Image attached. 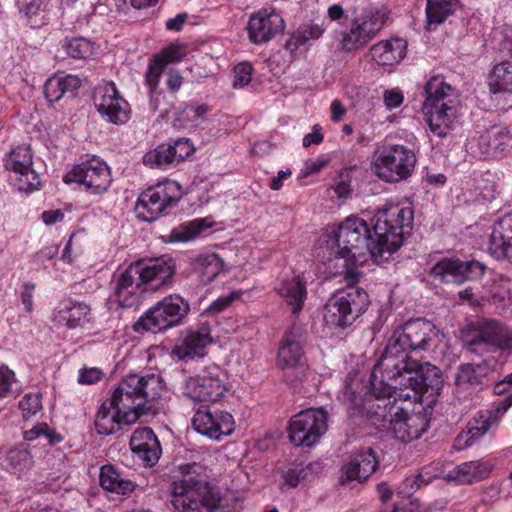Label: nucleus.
Returning <instances> with one entry per match:
<instances>
[{
  "instance_id": "obj_1",
  "label": "nucleus",
  "mask_w": 512,
  "mask_h": 512,
  "mask_svg": "<svg viewBox=\"0 0 512 512\" xmlns=\"http://www.w3.org/2000/svg\"><path fill=\"white\" fill-rule=\"evenodd\" d=\"M373 234L368 224L356 216L347 217L326 240V248L334 258L346 265H358L371 256L376 261L388 259L410 234L413 210L409 206L391 204L374 216Z\"/></svg>"
},
{
  "instance_id": "obj_2",
  "label": "nucleus",
  "mask_w": 512,
  "mask_h": 512,
  "mask_svg": "<svg viewBox=\"0 0 512 512\" xmlns=\"http://www.w3.org/2000/svg\"><path fill=\"white\" fill-rule=\"evenodd\" d=\"M438 333V329L432 322L414 319L396 329L390 337L377 362L392 378L402 377L400 383L410 384L413 393H400V397L413 398L417 401L423 393L435 395L441 390L443 385L441 370L429 362L422 363L408 355L409 352L429 350L435 344Z\"/></svg>"
},
{
  "instance_id": "obj_3",
  "label": "nucleus",
  "mask_w": 512,
  "mask_h": 512,
  "mask_svg": "<svg viewBox=\"0 0 512 512\" xmlns=\"http://www.w3.org/2000/svg\"><path fill=\"white\" fill-rule=\"evenodd\" d=\"M163 391L159 375L129 374L119 383L112 396L100 406L95 419L99 434L111 435L122 425L135 423L152 408V403Z\"/></svg>"
},
{
  "instance_id": "obj_4",
  "label": "nucleus",
  "mask_w": 512,
  "mask_h": 512,
  "mask_svg": "<svg viewBox=\"0 0 512 512\" xmlns=\"http://www.w3.org/2000/svg\"><path fill=\"white\" fill-rule=\"evenodd\" d=\"M400 379L402 377L392 378L377 362L364 386V394L357 393L353 384L345 387L342 401L349 417L364 419L380 431L387 429L399 408L397 398L407 401L404 396L400 397V393H413L410 384L400 383Z\"/></svg>"
},
{
  "instance_id": "obj_5",
  "label": "nucleus",
  "mask_w": 512,
  "mask_h": 512,
  "mask_svg": "<svg viewBox=\"0 0 512 512\" xmlns=\"http://www.w3.org/2000/svg\"><path fill=\"white\" fill-rule=\"evenodd\" d=\"M170 484L171 503L178 512H214L221 506L219 492L205 480V468L197 462L174 463Z\"/></svg>"
},
{
  "instance_id": "obj_6",
  "label": "nucleus",
  "mask_w": 512,
  "mask_h": 512,
  "mask_svg": "<svg viewBox=\"0 0 512 512\" xmlns=\"http://www.w3.org/2000/svg\"><path fill=\"white\" fill-rule=\"evenodd\" d=\"M357 276V272L347 270L348 286L337 290L326 302L323 318L327 326L345 329L368 309L370 304L368 293L354 285Z\"/></svg>"
},
{
  "instance_id": "obj_7",
  "label": "nucleus",
  "mask_w": 512,
  "mask_h": 512,
  "mask_svg": "<svg viewBox=\"0 0 512 512\" xmlns=\"http://www.w3.org/2000/svg\"><path fill=\"white\" fill-rule=\"evenodd\" d=\"M425 101L423 110L427 116L431 132L445 137L457 115V100L454 89L445 82L444 77H431L424 86Z\"/></svg>"
},
{
  "instance_id": "obj_8",
  "label": "nucleus",
  "mask_w": 512,
  "mask_h": 512,
  "mask_svg": "<svg viewBox=\"0 0 512 512\" xmlns=\"http://www.w3.org/2000/svg\"><path fill=\"white\" fill-rule=\"evenodd\" d=\"M417 163L415 152L403 144H386L373 156L371 170L386 183H399L410 178Z\"/></svg>"
},
{
  "instance_id": "obj_9",
  "label": "nucleus",
  "mask_w": 512,
  "mask_h": 512,
  "mask_svg": "<svg viewBox=\"0 0 512 512\" xmlns=\"http://www.w3.org/2000/svg\"><path fill=\"white\" fill-rule=\"evenodd\" d=\"M189 311L188 301L180 295L166 296L135 323L134 330L152 333L166 330L181 324Z\"/></svg>"
},
{
  "instance_id": "obj_10",
  "label": "nucleus",
  "mask_w": 512,
  "mask_h": 512,
  "mask_svg": "<svg viewBox=\"0 0 512 512\" xmlns=\"http://www.w3.org/2000/svg\"><path fill=\"white\" fill-rule=\"evenodd\" d=\"M180 184L173 180H165L142 192L135 205L138 219L152 222L163 216L166 209L174 206L182 197Z\"/></svg>"
},
{
  "instance_id": "obj_11",
  "label": "nucleus",
  "mask_w": 512,
  "mask_h": 512,
  "mask_svg": "<svg viewBox=\"0 0 512 512\" xmlns=\"http://www.w3.org/2000/svg\"><path fill=\"white\" fill-rule=\"evenodd\" d=\"M327 412L323 408H310L294 415L289 422L288 436L297 447H311L327 431Z\"/></svg>"
},
{
  "instance_id": "obj_12",
  "label": "nucleus",
  "mask_w": 512,
  "mask_h": 512,
  "mask_svg": "<svg viewBox=\"0 0 512 512\" xmlns=\"http://www.w3.org/2000/svg\"><path fill=\"white\" fill-rule=\"evenodd\" d=\"M386 16L374 8L365 9L353 18L350 27L342 31L340 44L345 51H355L364 47L383 28Z\"/></svg>"
},
{
  "instance_id": "obj_13",
  "label": "nucleus",
  "mask_w": 512,
  "mask_h": 512,
  "mask_svg": "<svg viewBox=\"0 0 512 512\" xmlns=\"http://www.w3.org/2000/svg\"><path fill=\"white\" fill-rule=\"evenodd\" d=\"M304 342V329L299 325H293L286 331L278 351L277 364L282 369L291 371L286 374L287 379L293 377L290 380L291 384L302 381L307 374L303 351Z\"/></svg>"
},
{
  "instance_id": "obj_14",
  "label": "nucleus",
  "mask_w": 512,
  "mask_h": 512,
  "mask_svg": "<svg viewBox=\"0 0 512 512\" xmlns=\"http://www.w3.org/2000/svg\"><path fill=\"white\" fill-rule=\"evenodd\" d=\"M512 406V392L497 407L479 411L468 422L466 429L460 432L454 440L453 448L463 450L471 446L488 431L495 429L503 415Z\"/></svg>"
},
{
  "instance_id": "obj_15",
  "label": "nucleus",
  "mask_w": 512,
  "mask_h": 512,
  "mask_svg": "<svg viewBox=\"0 0 512 512\" xmlns=\"http://www.w3.org/2000/svg\"><path fill=\"white\" fill-rule=\"evenodd\" d=\"M32 159L29 147L17 146L5 160V168L10 172V179L20 192L32 193L41 186L40 176L33 169Z\"/></svg>"
},
{
  "instance_id": "obj_16",
  "label": "nucleus",
  "mask_w": 512,
  "mask_h": 512,
  "mask_svg": "<svg viewBox=\"0 0 512 512\" xmlns=\"http://www.w3.org/2000/svg\"><path fill=\"white\" fill-rule=\"evenodd\" d=\"M486 266L475 260L462 261L459 258L444 257L430 269V275L443 283L461 285L466 281L480 279Z\"/></svg>"
},
{
  "instance_id": "obj_17",
  "label": "nucleus",
  "mask_w": 512,
  "mask_h": 512,
  "mask_svg": "<svg viewBox=\"0 0 512 512\" xmlns=\"http://www.w3.org/2000/svg\"><path fill=\"white\" fill-rule=\"evenodd\" d=\"M64 180L82 184L92 194L107 191L112 181L107 164L95 157L73 167Z\"/></svg>"
},
{
  "instance_id": "obj_18",
  "label": "nucleus",
  "mask_w": 512,
  "mask_h": 512,
  "mask_svg": "<svg viewBox=\"0 0 512 512\" xmlns=\"http://www.w3.org/2000/svg\"><path fill=\"white\" fill-rule=\"evenodd\" d=\"M139 269L147 291H157L171 287L176 273V263L169 255L140 260L133 263Z\"/></svg>"
},
{
  "instance_id": "obj_19",
  "label": "nucleus",
  "mask_w": 512,
  "mask_h": 512,
  "mask_svg": "<svg viewBox=\"0 0 512 512\" xmlns=\"http://www.w3.org/2000/svg\"><path fill=\"white\" fill-rule=\"evenodd\" d=\"M379 460L371 447L362 448L351 453L340 468L339 484L349 485L352 482L364 483L378 468Z\"/></svg>"
},
{
  "instance_id": "obj_20",
  "label": "nucleus",
  "mask_w": 512,
  "mask_h": 512,
  "mask_svg": "<svg viewBox=\"0 0 512 512\" xmlns=\"http://www.w3.org/2000/svg\"><path fill=\"white\" fill-rule=\"evenodd\" d=\"M233 416L218 409L211 410L202 406L192 418V426L195 431L213 440H220L223 436H229L234 431Z\"/></svg>"
},
{
  "instance_id": "obj_21",
  "label": "nucleus",
  "mask_w": 512,
  "mask_h": 512,
  "mask_svg": "<svg viewBox=\"0 0 512 512\" xmlns=\"http://www.w3.org/2000/svg\"><path fill=\"white\" fill-rule=\"evenodd\" d=\"M214 370L209 374L186 378L181 387L183 396L195 402H214L220 399L226 387L220 378L219 367L215 366Z\"/></svg>"
},
{
  "instance_id": "obj_22",
  "label": "nucleus",
  "mask_w": 512,
  "mask_h": 512,
  "mask_svg": "<svg viewBox=\"0 0 512 512\" xmlns=\"http://www.w3.org/2000/svg\"><path fill=\"white\" fill-rule=\"evenodd\" d=\"M428 427L429 419L426 412L408 413L406 408L399 406L391 419V424L384 431L390 432L402 443H410L419 439Z\"/></svg>"
},
{
  "instance_id": "obj_23",
  "label": "nucleus",
  "mask_w": 512,
  "mask_h": 512,
  "mask_svg": "<svg viewBox=\"0 0 512 512\" xmlns=\"http://www.w3.org/2000/svg\"><path fill=\"white\" fill-rule=\"evenodd\" d=\"M94 103L102 117L112 124L120 125L129 120V103L120 96L114 83H107L98 88Z\"/></svg>"
},
{
  "instance_id": "obj_24",
  "label": "nucleus",
  "mask_w": 512,
  "mask_h": 512,
  "mask_svg": "<svg viewBox=\"0 0 512 512\" xmlns=\"http://www.w3.org/2000/svg\"><path fill=\"white\" fill-rule=\"evenodd\" d=\"M490 100L498 109L512 107V61L502 60L487 78Z\"/></svg>"
},
{
  "instance_id": "obj_25",
  "label": "nucleus",
  "mask_w": 512,
  "mask_h": 512,
  "mask_svg": "<svg viewBox=\"0 0 512 512\" xmlns=\"http://www.w3.org/2000/svg\"><path fill=\"white\" fill-rule=\"evenodd\" d=\"M284 20L273 9H262L250 16L247 31L255 44L266 43L284 30Z\"/></svg>"
},
{
  "instance_id": "obj_26",
  "label": "nucleus",
  "mask_w": 512,
  "mask_h": 512,
  "mask_svg": "<svg viewBox=\"0 0 512 512\" xmlns=\"http://www.w3.org/2000/svg\"><path fill=\"white\" fill-rule=\"evenodd\" d=\"M138 271L139 269L131 264L115 279L114 296L119 306L133 307L138 305L142 293L147 291Z\"/></svg>"
},
{
  "instance_id": "obj_27",
  "label": "nucleus",
  "mask_w": 512,
  "mask_h": 512,
  "mask_svg": "<svg viewBox=\"0 0 512 512\" xmlns=\"http://www.w3.org/2000/svg\"><path fill=\"white\" fill-rule=\"evenodd\" d=\"M469 346H485L488 349L512 350V330L496 320H486L478 325L476 334L468 341Z\"/></svg>"
},
{
  "instance_id": "obj_28",
  "label": "nucleus",
  "mask_w": 512,
  "mask_h": 512,
  "mask_svg": "<svg viewBox=\"0 0 512 512\" xmlns=\"http://www.w3.org/2000/svg\"><path fill=\"white\" fill-rule=\"evenodd\" d=\"M130 448L145 466H154L162 453L161 445L150 427L136 429L130 439Z\"/></svg>"
},
{
  "instance_id": "obj_29",
  "label": "nucleus",
  "mask_w": 512,
  "mask_h": 512,
  "mask_svg": "<svg viewBox=\"0 0 512 512\" xmlns=\"http://www.w3.org/2000/svg\"><path fill=\"white\" fill-rule=\"evenodd\" d=\"M211 343L210 328L207 324H202L195 330L187 331L173 347L172 354L179 360L188 357H201L205 353V348Z\"/></svg>"
},
{
  "instance_id": "obj_30",
  "label": "nucleus",
  "mask_w": 512,
  "mask_h": 512,
  "mask_svg": "<svg viewBox=\"0 0 512 512\" xmlns=\"http://www.w3.org/2000/svg\"><path fill=\"white\" fill-rule=\"evenodd\" d=\"M488 250L495 259L512 257V211L502 216L493 226Z\"/></svg>"
},
{
  "instance_id": "obj_31",
  "label": "nucleus",
  "mask_w": 512,
  "mask_h": 512,
  "mask_svg": "<svg viewBox=\"0 0 512 512\" xmlns=\"http://www.w3.org/2000/svg\"><path fill=\"white\" fill-rule=\"evenodd\" d=\"M490 372L486 362L461 364L455 374V386L459 391L482 390L489 381Z\"/></svg>"
},
{
  "instance_id": "obj_32",
  "label": "nucleus",
  "mask_w": 512,
  "mask_h": 512,
  "mask_svg": "<svg viewBox=\"0 0 512 512\" xmlns=\"http://www.w3.org/2000/svg\"><path fill=\"white\" fill-rule=\"evenodd\" d=\"M478 146L485 157H501L511 147L510 133L505 127L492 126L480 134Z\"/></svg>"
},
{
  "instance_id": "obj_33",
  "label": "nucleus",
  "mask_w": 512,
  "mask_h": 512,
  "mask_svg": "<svg viewBox=\"0 0 512 512\" xmlns=\"http://www.w3.org/2000/svg\"><path fill=\"white\" fill-rule=\"evenodd\" d=\"M492 467L489 462L482 460L464 462L450 470L446 474V479L460 485L472 484L486 479Z\"/></svg>"
},
{
  "instance_id": "obj_34",
  "label": "nucleus",
  "mask_w": 512,
  "mask_h": 512,
  "mask_svg": "<svg viewBox=\"0 0 512 512\" xmlns=\"http://www.w3.org/2000/svg\"><path fill=\"white\" fill-rule=\"evenodd\" d=\"M192 272L201 283H211L224 268L223 260L216 253H202L190 258Z\"/></svg>"
},
{
  "instance_id": "obj_35",
  "label": "nucleus",
  "mask_w": 512,
  "mask_h": 512,
  "mask_svg": "<svg viewBox=\"0 0 512 512\" xmlns=\"http://www.w3.org/2000/svg\"><path fill=\"white\" fill-rule=\"evenodd\" d=\"M406 50V41L395 38L383 40L373 45L370 49V54L372 59L379 65H393L404 58Z\"/></svg>"
},
{
  "instance_id": "obj_36",
  "label": "nucleus",
  "mask_w": 512,
  "mask_h": 512,
  "mask_svg": "<svg viewBox=\"0 0 512 512\" xmlns=\"http://www.w3.org/2000/svg\"><path fill=\"white\" fill-rule=\"evenodd\" d=\"M276 290L291 307L293 314H298L302 310L307 292L305 284L298 276L283 280Z\"/></svg>"
},
{
  "instance_id": "obj_37",
  "label": "nucleus",
  "mask_w": 512,
  "mask_h": 512,
  "mask_svg": "<svg viewBox=\"0 0 512 512\" xmlns=\"http://www.w3.org/2000/svg\"><path fill=\"white\" fill-rule=\"evenodd\" d=\"M81 85V80L74 75L50 77L44 85L46 99L51 102H58L66 93H74Z\"/></svg>"
},
{
  "instance_id": "obj_38",
  "label": "nucleus",
  "mask_w": 512,
  "mask_h": 512,
  "mask_svg": "<svg viewBox=\"0 0 512 512\" xmlns=\"http://www.w3.org/2000/svg\"><path fill=\"white\" fill-rule=\"evenodd\" d=\"M90 311L87 304L70 300L59 310V318L65 322L67 328L76 329L90 323Z\"/></svg>"
},
{
  "instance_id": "obj_39",
  "label": "nucleus",
  "mask_w": 512,
  "mask_h": 512,
  "mask_svg": "<svg viewBox=\"0 0 512 512\" xmlns=\"http://www.w3.org/2000/svg\"><path fill=\"white\" fill-rule=\"evenodd\" d=\"M99 479L100 485L110 492L126 495L134 490L133 482L123 478L110 464L101 467Z\"/></svg>"
},
{
  "instance_id": "obj_40",
  "label": "nucleus",
  "mask_w": 512,
  "mask_h": 512,
  "mask_svg": "<svg viewBox=\"0 0 512 512\" xmlns=\"http://www.w3.org/2000/svg\"><path fill=\"white\" fill-rule=\"evenodd\" d=\"M324 31L325 28L322 24L310 23L301 25L286 41L285 46L291 52H294L310 40L319 39Z\"/></svg>"
},
{
  "instance_id": "obj_41",
  "label": "nucleus",
  "mask_w": 512,
  "mask_h": 512,
  "mask_svg": "<svg viewBox=\"0 0 512 512\" xmlns=\"http://www.w3.org/2000/svg\"><path fill=\"white\" fill-rule=\"evenodd\" d=\"M210 226L211 222H208L205 218L185 222L171 231L169 240L170 242H187L193 240Z\"/></svg>"
},
{
  "instance_id": "obj_42",
  "label": "nucleus",
  "mask_w": 512,
  "mask_h": 512,
  "mask_svg": "<svg viewBox=\"0 0 512 512\" xmlns=\"http://www.w3.org/2000/svg\"><path fill=\"white\" fill-rule=\"evenodd\" d=\"M34 464L30 451L24 447L10 449L5 458V468L13 474H22Z\"/></svg>"
},
{
  "instance_id": "obj_43",
  "label": "nucleus",
  "mask_w": 512,
  "mask_h": 512,
  "mask_svg": "<svg viewBox=\"0 0 512 512\" xmlns=\"http://www.w3.org/2000/svg\"><path fill=\"white\" fill-rule=\"evenodd\" d=\"M457 6V0H427L426 17L428 26L443 23Z\"/></svg>"
},
{
  "instance_id": "obj_44",
  "label": "nucleus",
  "mask_w": 512,
  "mask_h": 512,
  "mask_svg": "<svg viewBox=\"0 0 512 512\" xmlns=\"http://www.w3.org/2000/svg\"><path fill=\"white\" fill-rule=\"evenodd\" d=\"M143 163L151 168L166 169L170 165L177 164L168 144L159 145L156 149L147 152L143 157Z\"/></svg>"
},
{
  "instance_id": "obj_45",
  "label": "nucleus",
  "mask_w": 512,
  "mask_h": 512,
  "mask_svg": "<svg viewBox=\"0 0 512 512\" xmlns=\"http://www.w3.org/2000/svg\"><path fill=\"white\" fill-rule=\"evenodd\" d=\"M62 48L69 57L74 59H87L94 52L93 43L84 37L66 38Z\"/></svg>"
},
{
  "instance_id": "obj_46",
  "label": "nucleus",
  "mask_w": 512,
  "mask_h": 512,
  "mask_svg": "<svg viewBox=\"0 0 512 512\" xmlns=\"http://www.w3.org/2000/svg\"><path fill=\"white\" fill-rule=\"evenodd\" d=\"M436 474L432 471L431 467H424L421 471L413 477H407L399 488V494L409 496L418 490L423 485L429 484Z\"/></svg>"
},
{
  "instance_id": "obj_47",
  "label": "nucleus",
  "mask_w": 512,
  "mask_h": 512,
  "mask_svg": "<svg viewBox=\"0 0 512 512\" xmlns=\"http://www.w3.org/2000/svg\"><path fill=\"white\" fill-rule=\"evenodd\" d=\"M43 438L48 444L53 445L61 442V436L51 429L46 423H39L32 429L24 432L25 441H33L36 439Z\"/></svg>"
},
{
  "instance_id": "obj_48",
  "label": "nucleus",
  "mask_w": 512,
  "mask_h": 512,
  "mask_svg": "<svg viewBox=\"0 0 512 512\" xmlns=\"http://www.w3.org/2000/svg\"><path fill=\"white\" fill-rule=\"evenodd\" d=\"M494 48L505 58L512 56V26L496 30L493 36Z\"/></svg>"
},
{
  "instance_id": "obj_49",
  "label": "nucleus",
  "mask_w": 512,
  "mask_h": 512,
  "mask_svg": "<svg viewBox=\"0 0 512 512\" xmlns=\"http://www.w3.org/2000/svg\"><path fill=\"white\" fill-rule=\"evenodd\" d=\"M317 464L309 463L307 466H295L288 469L284 475L285 484L291 488H295L300 481L309 479L313 474V468Z\"/></svg>"
},
{
  "instance_id": "obj_50",
  "label": "nucleus",
  "mask_w": 512,
  "mask_h": 512,
  "mask_svg": "<svg viewBox=\"0 0 512 512\" xmlns=\"http://www.w3.org/2000/svg\"><path fill=\"white\" fill-rule=\"evenodd\" d=\"M41 407V399L38 394H27L19 402V408L24 418L35 415Z\"/></svg>"
},
{
  "instance_id": "obj_51",
  "label": "nucleus",
  "mask_w": 512,
  "mask_h": 512,
  "mask_svg": "<svg viewBox=\"0 0 512 512\" xmlns=\"http://www.w3.org/2000/svg\"><path fill=\"white\" fill-rule=\"evenodd\" d=\"M168 146L171 148L177 164L190 156L194 151L193 144L187 138L177 139L172 145L168 144Z\"/></svg>"
},
{
  "instance_id": "obj_52",
  "label": "nucleus",
  "mask_w": 512,
  "mask_h": 512,
  "mask_svg": "<svg viewBox=\"0 0 512 512\" xmlns=\"http://www.w3.org/2000/svg\"><path fill=\"white\" fill-rule=\"evenodd\" d=\"M208 106L202 105H188L182 112L181 116L187 119L191 126H197L199 121L204 120L205 115L208 113Z\"/></svg>"
},
{
  "instance_id": "obj_53",
  "label": "nucleus",
  "mask_w": 512,
  "mask_h": 512,
  "mask_svg": "<svg viewBox=\"0 0 512 512\" xmlns=\"http://www.w3.org/2000/svg\"><path fill=\"white\" fill-rule=\"evenodd\" d=\"M252 66L249 63H240L234 68V88H242L251 81Z\"/></svg>"
},
{
  "instance_id": "obj_54",
  "label": "nucleus",
  "mask_w": 512,
  "mask_h": 512,
  "mask_svg": "<svg viewBox=\"0 0 512 512\" xmlns=\"http://www.w3.org/2000/svg\"><path fill=\"white\" fill-rule=\"evenodd\" d=\"M164 64L160 62L158 58L155 59V63L149 65L146 73V84L149 86L150 95L152 96L159 84V78L162 73Z\"/></svg>"
},
{
  "instance_id": "obj_55",
  "label": "nucleus",
  "mask_w": 512,
  "mask_h": 512,
  "mask_svg": "<svg viewBox=\"0 0 512 512\" xmlns=\"http://www.w3.org/2000/svg\"><path fill=\"white\" fill-rule=\"evenodd\" d=\"M14 382V372L7 366L0 367V398H4L9 393Z\"/></svg>"
},
{
  "instance_id": "obj_56",
  "label": "nucleus",
  "mask_w": 512,
  "mask_h": 512,
  "mask_svg": "<svg viewBox=\"0 0 512 512\" xmlns=\"http://www.w3.org/2000/svg\"><path fill=\"white\" fill-rule=\"evenodd\" d=\"M103 376V373L98 368L81 369L78 375V382L80 384L91 385L98 382Z\"/></svg>"
},
{
  "instance_id": "obj_57",
  "label": "nucleus",
  "mask_w": 512,
  "mask_h": 512,
  "mask_svg": "<svg viewBox=\"0 0 512 512\" xmlns=\"http://www.w3.org/2000/svg\"><path fill=\"white\" fill-rule=\"evenodd\" d=\"M240 296L239 292H231L226 296H221L215 300L208 308L211 312H221L227 308L235 299Z\"/></svg>"
},
{
  "instance_id": "obj_58",
  "label": "nucleus",
  "mask_w": 512,
  "mask_h": 512,
  "mask_svg": "<svg viewBox=\"0 0 512 512\" xmlns=\"http://www.w3.org/2000/svg\"><path fill=\"white\" fill-rule=\"evenodd\" d=\"M49 0H30L24 7L23 12L26 16L32 17L38 15L47 9Z\"/></svg>"
},
{
  "instance_id": "obj_59",
  "label": "nucleus",
  "mask_w": 512,
  "mask_h": 512,
  "mask_svg": "<svg viewBox=\"0 0 512 512\" xmlns=\"http://www.w3.org/2000/svg\"><path fill=\"white\" fill-rule=\"evenodd\" d=\"M22 288V304L24 305V308L27 312H31L33 310V291L35 289V284L31 282H25Z\"/></svg>"
},
{
  "instance_id": "obj_60",
  "label": "nucleus",
  "mask_w": 512,
  "mask_h": 512,
  "mask_svg": "<svg viewBox=\"0 0 512 512\" xmlns=\"http://www.w3.org/2000/svg\"><path fill=\"white\" fill-rule=\"evenodd\" d=\"M162 64L177 61L181 58V49L177 45H170L162 50L161 55L157 57Z\"/></svg>"
},
{
  "instance_id": "obj_61",
  "label": "nucleus",
  "mask_w": 512,
  "mask_h": 512,
  "mask_svg": "<svg viewBox=\"0 0 512 512\" xmlns=\"http://www.w3.org/2000/svg\"><path fill=\"white\" fill-rule=\"evenodd\" d=\"M404 97L401 91L387 90L384 93V102L389 109L397 108L403 103Z\"/></svg>"
},
{
  "instance_id": "obj_62",
  "label": "nucleus",
  "mask_w": 512,
  "mask_h": 512,
  "mask_svg": "<svg viewBox=\"0 0 512 512\" xmlns=\"http://www.w3.org/2000/svg\"><path fill=\"white\" fill-rule=\"evenodd\" d=\"M321 126L319 124H315L312 127V132L305 135L302 144L304 147H309L310 145H319L323 141V134L321 133Z\"/></svg>"
},
{
  "instance_id": "obj_63",
  "label": "nucleus",
  "mask_w": 512,
  "mask_h": 512,
  "mask_svg": "<svg viewBox=\"0 0 512 512\" xmlns=\"http://www.w3.org/2000/svg\"><path fill=\"white\" fill-rule=\"evenodd\" d=\"M182 85V76L176 70H170L167 74V86L168 88L175 92L180 89Z\"/></svg>"
},
{
  "instance_id": "obj_64",
  "label": "nucleus",
  "mask_w": 512,
  "mask_h": 512,
  "mask_svg": "<svg viewBox=\"0 0 512 512\" xmlns=\"http://www.w3.org/2000/svg\"><path fill=\"white\" fill-rule=\"evenodd\" d=\"M41 218L46 225H52L61 221L64 218V214L60 210H49L44 211Z\"/></svg>"
}]
</instances>
